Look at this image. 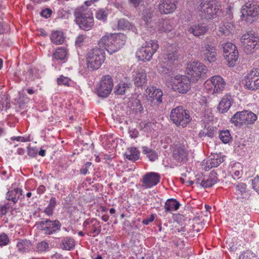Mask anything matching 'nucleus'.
Here are the masks:
<instances>
[{"label":"nucleus","mask_w":259,"mask_h":259,"mask_svg":"<svg viewBox=\"0 0 259 259\" xmlns=\"http://www.w3.org/2000/svg\"><path fill=\"white\" fill-rule=\"evenodd\" d=\"M126 39V35L123 33H106L100 39L98 45L104 47L109 54H112L124 45Z\"/></svg>","instance_id":"f257e3e1"},{"label":"nucleus","mask_w":259,"mask_h":259,"mask_svg":"<svg viewBox=\"0 0 259 259\" xmlns=\"http://www.w3.org/2000/svg\"><path fill=\"white\" fill-rule=\"evenodd\" d=\"M73 14L76 23L81 29L88 31L94 26V19L92 12L87 7L77 8Z\"/></svg>","instance_id":"f03ea898"},{"label":"nucleus","mask_w":259,"mask_h":259,"mask_svg":"<svg viewBox=\"0 0 259 259\" xmlns=\"http://www.w3.org/2000/svg\"><path fill=\"white\" fill-rule=\"evenodd\" d=\"M197 7L201 18L211 20L216 18L221 12V6L214 3L213 0H200Z\"/></svg>","instance_id":"7ed1b4c3"},{"label":"nucleus","mask_w":259,"mask_h":259,"mask_svg":"<svg viewBox=\"0 0 259 259\" xmlns=\"http://www.w3.org/2000/svg\"><path fill=\"white\" fill-rule=\"evenodd\" d=\"M168 87L177 93L182 94H186L191 89V81L187 76L177 74L171 76L166 81Z\"/></svg>","instance_id":"20e7f679"},{"label":"nucleus","mask_w":259,"mask_h":259,"mask_svg":"<svg viewBox=\"0 0 259 259\" xmlns=\"http://www.w3.org/2000/svg\"><path fill=\"white\" fill-rule=\"evenodd\" d=\"M186 71L190 80L197 82L206 78L208 69L203 63L198 61H193L188 63Z\"/></svg>","instance_id":"39448f33"},{"label":"nucleus","mask_w":259,"mask_h":259,"mask_svg":"<svg viewBox=\"0 0 259 259\" xmlns=\"http://www.w3.org/2000/svg\"><path fill=\"white\" fill-rule=\"evenodd\" d=\"M159 44L157 40L146 41L137 50L136 57L139 60L147 62L151 60L152 57L159 49Z\"/></svg>","instance_id":"423d86ee"},{"label":"nucleus","mask_w":259,"mask_h":259,"mask_svg":"<svg viewBox=\"0 0 259 259\" xmlns=\"http://www.w3.org/2000/svg\"><path fill=\"white\" fill-rule=\"evenodd\" d=\"M170 118L176 125L183 127H186L192 120L189 111L185 109L182 106H178L171 110Z\"/></svg>","instance_id":"0eeeda50"},{"label":"nucleus","mask_w":259,"mask_h":259,"mask_svg":"<svg viewBox=\"0 0 259 259\" xmlns=\"http://www.w3.org/2000/svg\"><path fill=\"white\" fill-rule=\"evenodd\" d=\"M240 41L246 53H253L259 49V33L252 30L246 31L241 37Z\"/></svg>","instance_id":"6e6552de"},{"label":"nucleus","mask_w":259,"mask_h":259,"mask_svg":"<svg viewBox=\"0 0 259 259\" xmlns=\"http://www.w3.org/2000/svg\"><path fill=\"white\" fill-rule=\"evenodd\" d=\"M88 68L95 70L99 69L105 60V52L98 48H94L88 52L86 57Z\"/></svg>","instance_id":"1a4fd4ad"},{"label":"nucleus","mask_w":259,"mask_h":259,"mask_svg":"<svg viewBox=\"0 0 259 259\" xmlns=\"http://www.w3.org/2000/svg\"><path fill=\"white\" fill-rule=\"evenodd\" d=\"M204 86L207 93L217 96L224 91L226 82L220 75H214L204 82Z\"/></svg>","instance_id":"9d476101"},{"label":"nucleus","mask_w":259,"mask_h":259,"mask_svg":"<svg viewBox=\"0 0 259 259\" xmlns=\"http://www.w3.org/2000/svg\"><path fill=\"white\" fill-rule=\"evenodd\" d=\"M257 115L251 111L244 110L237 112L231 118V122L235 126H248L257 120Z\"/></svg>","instance_id":"9b49d317"},{"label":"nucleus","mask_w":259,"mask_h":259,"mask_svg":"<svg viewBox=\"0 0 259 259\" xmlns=\"http://www.w3.org/2000/svg\"><path fill=\"white\" fill-rule=\"evenodd\" d=\"M241 13V17L245 21H253L259 15V5L256 2L248 1L242 6Z\"/></svg>","instance_id":"f8f14e48"},{"label":"nucleus","mask_w":259,"mask_h":259,"mask_svg":"<svg viewBox=\"0 0 259 259\" xmlns=\"http://www.w3.org/2000/svg\"><path fill=\"white\" fill-rule=\"evenodd\" d=\"M224 57L229 67H233L238 59V51L236 46L232 42L223 44Z\"/></svg>","instance_id":"ddd939ff"},{"label":"nucleus","mask_w":259,"mask_h":259,"mask_svg":"<svg viewBox=\"0 0 259 259\" xmlns=\"http://www.w3.org/2000/svg\"><path fill=\"white\" fill-rule=\"evenodd\" d=\"M113 87V81L109 75L102 77L100 83L97 88L98 95L102 98H106L110 94Z\"/></svg>","instance_id":"4468645a"},{"label":"nucleus","mask_w":259,"mask_h":259,"mask_svg":"<svg viewBox=\"0 0 259 259\" xmlns=\"http://www.w3.org/2000/svg\"><path fill=\"white\" fill-rule=\"evenodd\" d=\"M244 86L250 91L259 89V68L251 70L245 76Z\"/></svg>","instance_id":"2eb2a0df"},{"label":"nucleus","mask_w":259,"mask_h":259,"mask_svg":"<svg viewBox=\"0 0 259 259\" xmlns=\"http://www.w3.org/2000/svg\"><path fill=\"white\" fill-rule=\"evenodd\" d=\"M37 228L42 231L45 234L51 235L60 229L61 225L58 220L51 221L46 219L44 221L37 222Z\"/></svg>","instance_id":"dca6fc26"},{"label":"nucleus","mask_w":259,"mask_h":259,"mask_svg":"<svg viewBox=\"0 0 259 259\" xmlns=\"http://www.w3.org/2000/svg\"><path fill=\"white\" fill-rule=\"evenodd\" d=\"M200 54L203 61L209 63L214 62L217 60V53L215 46L210 43L205 42L201 47Z\"/></svg>","instance_id":"f3484780"},{"label":"nucleus","mask_w":259,"mask_h":259,"mask_svg":"<svg viewBox=\"0 0 259 259\" xmlns=\"http://www.w3.org/2000/svg\"><path fill=\"white\" fill-rule=\"evenodd\" d=\"M83 227L85 233L90 236H97L101 230L100 222L96 219H86L83 223Z\"/></svg>","instance_id":"a211bd4d"},{"label":"nucleus","mask_w":259,"mask_h":259,"mask_svg":"<svg viewBox=\"0 0 259 259\" xmlns=\"http://www.w3.org/2000/svg\"><path fill=\"white\" fill-rule=\"evenodd\" d=\"M145 92L147 99L151 103L159 105L162 102L163 93L160 89L154 86H148Z\"/></svg>","instance_id":"6ab92c4d"},{"label":"nucleus","mask_w":259,"mask_h":259,"mask_svg":"<svg viewBox=\"0 0 259 259\" xmlns=\"http://www.w3.org/2000/svg\"><path fill=\"white\" fill-rule=\"evenodd\" d=\"M178 0H161L158 10L160 13L169 14L172 13L177 9Z\"/></svg>","instance_id":"aec40b11"},{"label":"nucleus","mask_w":259,"mask_h":259,"mask_svg":"<svg viewBox=\"0 0 259 259\" xmlns=\"http://www.w3.org/2000/svg\"><path fill=\"white\" fill-rule=\"evenodd\" d=\"M208 26L203 23L193 24L188 27L186 30L195 36L198 37L205 34L208 30Z\"/></svg>","instance_id":"412c9836"},{"label":"nucleus","mask_w":259,"mask_h":259,"mask_svg":"<svg viewBox=\"0 0 259 259\" xmlns=\"http://www.w3.org/2000/svg\"><path fill=\"white\" fill-rule=\"evenodd\" d=\"M160 175L156 172L147 173L142 179V183L146 188H151L157 185L160 181Z\"/></svg>","instance_id":"4be33fe9"},{"label":"nucleus","mask_w":259,"mask_h":259,"mask_svg":"<svg viewBox=\"0 0 259 259\" xmlns=\"http://www.w3.org/2000/svg\"><path fill=\"white\" fill-rule=\"evenodd\" d=\"M133 81L136 87H142L147 82V73L146 70L140 68L137 69L133 74Z\"/></svg>","instance_id":"5701e85b"},{"label":"nucleus","mask_w":259,"mask_h":259,"mask_svg":"<svg viewBox=\"0 0 259 259\" xmlns=\"http://www.w3.org/2000/svg\"><path fill=\"white\" fill-rule=\"evenodd\" d=\"M233 103V97L230 94H227L221 98L218 109L222 113H226L230 108Z\"/></svg>","instance_id":"b1692460"},{"label":"nucleus","mask_w":259,"mask_h":259,"mask_svg":"<svg viewBox=\"0 0 259 259\" xmlns=\"http://www.w3.org/2000/svg\"><path fill=\"white\" fill-rule=\"evenodd\" d=\"M174 158L181 162H184L188 160V152L183 146L175 145L173 148Z\"/></svg>","instance_id":"393cba45"},{"label":"nucleus","mask_w":259,"mask_h":259,"mask_svg":"<svg viewBox=\"0 0 259 259\" xmlns=\"http://www.w3.org/2000/svg\"><path fill=\"white\" fill-rule=\"evenodd\" d=\"M223 157L218 154L211 155L206 162L205 170H208L212 167H218L224 161Z\"/></svg>","instance_id":"a878e982"},{"label":"nucleus","mask_w":259,"mask_h":259,"mask_svg":"<svg viewBox=\"0 0 259 259\" xmlns=\"http://www.w3.org/2000/svg\"><path fill=\"white\" fill-rule=\"evenodd\" d=\"M16 247L20 252H28L32 249V244L29 240L19 239L17 242Z\"/></svg>","instance_id":"bb28decb"},{"label":"nucleus","mask_w":259,"mask_h":259,"mask_svg":"<svg viewBox=\"0 0 259 259\" xmlns=\"http://www.w3.org/2000/svg\"><path fill=\"white\" fill-rule=\"evenodd\" d=\"M50 38L51 42L56 45H62L65 40L63 32L59 30L53 31L50 35Z\"/></svg>","instance_id":"cd10ccee"},{"label":"nucleus","mask_w":259,"mask_h":259,"mask_svg":"<svg viewBox=\"0 0 259 259\" xmlns=\"http://www.w3.org/2000/svg\"><path fill=\"white\" fill-rule=\"evenodd\" d=\"M217 174L214 171H211L207 179H204L201 183V185L204 188H208L212 186L218 182Z\"/></svg>","instance_id":"c85d7f7f"},{"label":"nucleus","mask_w":259,"mask_h":259,"mask_svg":"<svg viewBox=\"0 0 259 259\" xmlns=\"http://www.w3.org/2000/svg\"><path fill=\"white\" fill-rule=\"evenodd\" d=\"M180 206V203L175 199H168L165 202L164 206L165 211L171 212L177 210Z\"/></svg>","instance_id":"c756f323"},{"label":"nucleus","mask_w":259,"mask_h":259,"mask_svg":"<svg viewBox=\"0 0 259 259\" xmlns=\"http://www.w3.org/2000/svg\"><path fill=\"white\" fill-rule=\"evenodd\" d=\"M67 51L64 47L57 48L53 54V58L56 60L64 61L66 59Z\"/></svg>","instance_id":"7c9ffc66"},{"label":"nucleus","mask_w":259,"mask_h":259,"mask_svg":"<svg viewBox=\"0 0 259 259\" xmlns=\"http://www.w3.org/2000/svg\"><path fill=\"white\" fill-rule=\"evenodd\" d=\"M158 31L160 32H168L173 29L172 23L170 20H162L158 25Z\"/></svg>","instance_id":"2f4dec72"},{"label":"nucleus","mask_w":259,"mask_h":259,"mask_svg":"<svg viewBox=\"0 0 259 259\" xmlns=\"http://www.w3.org/2000/svg\"><path fill=\"white\" fill-rule=\"evenodd\" d=\"M60 246L63 249L70 250L75 246L74 239L71 237H64L62 240Z\"/></svg>","instance_id":"473e14b6"},{"label":"nucleus","mask_w":259,"mask_h":259,"mask_svg":"<svg viewBox=\"0 0 259 259\" xmlns=\"http://www.w3.org/2000/svg\"><path fill=\"white\" fill-rule=\"evenodd\" d=\"M21 195V190L18 188H15L7 192L6 198L9 200H12L15 203L18 200Z\"/></svg>","instance_id":"72a5a7b5"},{"label":"nucleus","mask_w":259,"mask_h":259,"mask_svg":"<svg viewBox=\"0 0 259 259\" xmlns=\"http://www.w3.org/2000/svg\"><path fill=\"white\" fill-rule=\"evenodd\" d=\"M125 157L128 160L133 161L137 160L140 157V152L135 147H131L127 149L125 152Z\"/></svg>","instance_id":"f704fd0d"},{"label":"nucleus","mask_w":259,"mask_h":259,"mask_svg":"<svg viewBox=\"0 0 259 259\" xmlns=\"http://www.w3.org/2000/svg\"><path fill=\"white\" fill-rule=\"evenodd\" d=\"M143 153L151 161H154L158 159V155L154 150L146 146L142 148Z\"/></svg>","instance_id":"c9c22d12"},{"label":"nucleus","mask_w":259,"mask_h":259,"mask_svg":"<svg viewBox=\"0 0 259 259\" xmlns=\"http://www.w3.org/2000/svg\"><path fill=\"white\" fill-rule=\"evenodd\" d=\"M166 56L168 61L172 62L177 61L180 56L178 48L176 46H170V49Z\"/></svg>","instance_id":"e433bc0d"},{"label":"nucleus","mask_w":259,"mask_h":259,"mask_svg":"<svg viewBox=\"0 0 259 259\" xmlns=\"http://www.w3.org/2000/svg\"><path fill=\"white\" fill-rule=\"evenodd\" d=\"M95 17L103 22L106 21L108 15V10L106 8H99L95 11Z\"/></svg>","instance_id":"4c0bfd02"},{"label":"nucleus","mask_w":259,"mask_h":259,"mask_svg":"<svg viewBox=\"0 0 259 259\" xmlns=\"http://www.w3.org/2000/svg\"><path fill=\"white\" fill-rule=\"evenodd\" d=\"M219 138L224 144L229 143L232 140V137L230 135V132L227 130L220 131Z\"/></svg>","instance_id":"58836bf2"},{"label":"nucleus","mask_w":259,"mask_h":259,"mask_svg":"<svg viewBox=\"0 0 259 259\" xmlns=\"http://www.w3.org/2000/svg\"><path fill=\"white\" fill-rule=\"evenodd\" d=\"M239 259H258L257 256L250 250L244 251L239 255Z\"/></svg>","instance_id":"ea45409f"},{"label":"nucleus","mask_w":259,"mask_h":259,"mask_svg":"<svg viewBox=\"0 0 259 259\" xmlns=\"http://www.w3.org/2000/svg\"><path fill=\"white\" fill-rule=\"evenodd\" d=\"M57 84L59 85H66L69 87L70 85L71 79L61 75L57 79Z\"/></svg>","instance_id":"a19ab883"},{"label":"nucleus","mask_w":259,"mask_h":259,"mask_svg":"<svg viewBox=\"0 0 259 259\" xmlns=\"http://www.w3.org/2000/svg\"><path fill=\"white\" fill-rule=\"evenodd\" d=\"M234 186L236 188V194L237 195H242L246 192V186L243 183H240L237 184H235Z\"/></svg>","instance_id":"79ce46f5"},{"label":"nucleus","mask_w":259,"mask_h":259,"mask_svg":"<svg viewBox=\"0 0 259 259\" xmlns=\"http://www.w3.org/2000/svg\"><path fill=\"white\" fill-rule=\"evenodd\" d=\"M118 27L121 29H129L131 25L130 23L125 19H120L118 21Z\"/></svg>","instance_id":"37998d69"},{"label":"nucleus","mask_w":259,"mask_h":259,"mask_svg":"<svg viewBox=\"0 0 259 259\" xmlns=\"http://www.w3.org/2000/svg\"><path fill=\"white\" fill-rule=\"evenodd\" d=\"M217 130V128L216 127L210 125L208 126L205 125L204 127V131L206 132L205 134H206L207 137L210 138H212L214 136Z\"/></svg>","instance_id":"c03bdc74"},{"label":"nucleus","mask_w":259,"mask_h":259,"mask_svg":"<svg viewBox=\"0 0 259 259\" xmlns=\"http://www.w3.org/2000/svg\"><path fill=\"white\" fill-rule=\"evenodd\" d=\"M125 89L126 84L120 82L116 87L115 93L117 95H123L125 93Z\"/></svg>","instance_id":"a18cd8bd"},{"label":"nucleus","mask_w":259,"mask_h":259,"mask_svg":"<svg viewBox=\"0 0 259 259\" xmlns=\"http://www.w3.org/2000/svg\"><path fill=\"white\" fill-rule=\"evenodd\" d=\"M9 238L6 233L0 234V246H6L9 244Z\"/></svg>","instance_id":"49530a36"},{"label":"nucleus","mask_w":259,"mask_h":259,"mask_svg":"<svg viewBox=\"0 0 259 259\" xmlns=\"http://www.w3.org/2000/svg\"><path fill=\"white\" fill-rule=\"evenodd\" d=\"M49 247V244L45 241L39 243L37 245V250L38 252L47 251Z\"/></svg>","instance_id":"de8ad7c7"},{"label":"nucleus","mask_w":259,"mask_h":259,"mask_svg":"<svg viewBox=\"0 0 259 259\" xmlns=\"http://www.w3.org/2000/svg\"><path fill=\"white\" fill-rule=\"evenodd\" d=\"M152 14L148 10H145L143 12V20L146 23H149L152 18Z\"/></svg>","instance_id":"09e8293b"},{"label":"nucleus","mask_w":259,"mask_h":259,"mask_svg":"<svg viewBox=\"0 0 259 259\" xmlns=\"http://www.w3.org/2000/svg\"><path fill=\"white\" fill-rule=\"evenodd\" d=\"M219 31L222 35H228L230 33L228 25L222 24L220 26Z\"/></svg>","instance_id":"8fccbe9b"},{"label":"nucleus","mask_w":259,"mask_h":259,"mask_svg":"<svg viewBox=\"0 0 259 259\" xmlns=\"http://www.w3.org/2000/svg\"><path fill=\"white\" fill-rule=\"evenodd\" d=\"M232 177L234 179H239L242 174V170L236 169L235 166L232 167Z\"/></svg>","instance_id":"3c124183"},{"label":"nucleus","mask_w":259,"mask_h":259,"mask_svg":"<svg viewBox=\"0 0 259 259\" xmlns=\"http://www.w3.org/2000/svg\"><path fill=\"white\" fill-rule=\"evenodd\" d=\"M38 153V150L35 147H27V154L30 157H35Z\"/></svg>","instance_id":"603ef678"},{"label":"nucleus","mask_w":259,"mask_h":259,"mask_svg":"<svg viewBox=\"0 0 259 259\" xmlns=\"http://www.w3.org/2000/svg\"><path fill=\"white\" fill-rule=\"evenodd\" d=\"M86 36L83 34L79 35L76 38L75 45L78 47H81L82 45V43L86 39Z\"/></svg>","instance_id":"864d4df0"},{"label":"nucleus","mask_w":259,"mask_h":259,"mask_svg":"<svg viewBox=\"0 0 259 259\" xmlns=\"http://www.w3.org/2000/svg\"><path fill=\"white\" fill-rule=\"evenodd\" d=\"M52 14V11L50 8H46L42 10L40 13V15L45 18H50Z\"/></svg>","instance_id":"5fc2aeb1"},{"label":"nucleus","mask_w":259,"mask_h":259,"mask_svg":"<svg viewBox=\"0 0 259 259\" xmlns=\"http://www.w3.org/2000/svg\"><path fill=\"white\" fill-rule=\"evenodd\" d=\"M92 163L91 162H89V161L87 162L84 164V167L82 168H81L80 169V173L81 174H82L84 175H87L89 169L90 167V166L92 165Z\"/></svg>","instance_id":"6e6d98bb"},{"label":"nucleus","mask_w":259,"mask_h":259,"mask_svg":"<svg viewBox=\"0 0 259 259\" xmlns=\"http://www.w3.org/2000/svg\"><path fill=\"white\" fill-rule=\"evenodd\" d=\"M253 188L259 194V177H255L252 182Z\"/></svg>","instance_id":"4d7b16f0"},{"label":"nucleus","mask_w":259,"mask_h":259,"mask_svg":"<svg viewBox=\"0 0 259 259\" xmlns=\"http://www.w3.org/2000/svg\"><path fill=\"white\" fill-rule=\"evenodd\" d=\"M156 215L152 213L149 217L143 220V224L145 225H148L150 223L152 222L155 218Z\"/></svg>","instance_id":"13d9d810"},{"label":"nucleus","mask_w":259,"mask_h":259,"mask_svg":"<svg viewBox=\"0 0 259 259\" xmlns=\"http://www.w3.org/2000/svg\"><path fill=\"white\" fill-rule=\"evenodd\" d=\"M128 133L131 138L135 139L137 138L139 136V132L135 128L130 129Z\"/></svg>","instance_id":"bf43d9fd"},{"label":"nucleus","mask_w":259,"mask_h":259,"mask_svg":"<svg viewBox=\"0 0 259 259\" xmlns=\"http://www.w3.org/2000/svg\"><path fill=\"white\" fill-rule=\"evenodd\" d=\"M56 205V199L54 197H51L50 200L49 205L48 206L52 209H54Z\"/></svg>","instance_id":"052dcab7"},{"label":"nucleus","mask_w":259,"mask_h":259,"mask_svg":"<svg viewBox=\"0 0 259 259\" xmlns=\"http://www.w3.org/2000/svg\"><path fill=\"white\" fill-rule=\"evenodd\" d=\"M10 104L6 102L5 104L4 102L0 101V111H2L4 110H7L9 108Z\"/></svg>","instance_id":"680f3d73"},{"label":"nucleus","mask_w":259,"mask_h":259,"mask_svg":"<svg viewBox=\"0 0 259 259\" xmlns=\"http://www.w3.org/2000/svg\"><path fill=\"white\" fill-rule=\"evenodd\" d=\"M141 2V0H128L129 4L132 5L135 8L138 7L139 6Z\"/></svg>","instance_id":"e2e57ef3"},{"label":"nucleus","mask_w":259,"mask_h":259,"mask_svg":"<svg viewBox=\"0 0 259 259\" xmlns=\"http://www.w3.org/2000/svg\"><path fill=\"white\" fill-rule=\"evenodd\" d=\"M46 190L45 186L44 185H40L37 189V193L39 194H43Z\"/></svg>","instance_id":"0e129e2a"},{"label":"nucleus","mask_w":259,"mask_h":259,"mask_svg":"<svg viewBox=\"0 0 259 259\" xmlns=\"http://www.w3.org/2000/svg\"><path fill=\"white\" fill-rule=\"evenodd\" d=\"M8 211V208L6 206H0V214L1 215H5Z\"/></svg>","instance_id":"69168bd1"},{"label":"nucleus","mask_w":259,"mask_h":259,"mask_svg":"<svg viewBox=\"0 0 259 259\" xmlns=\"http://www.w3.org/2000/svg\"><path fill=\"white\" fill-rule=\"evenodd\" d=\"M54 209H52L51 208H50V207L47 206L45 209L44 212L48 215H52L53 214Z\"/></svg>","instance_id":"338daca9"},{"label":"nucleus","mask_w":259,"mask_h":259,"mask_svg":"<svg viewBox=\"0 0 259 259\" xmlns=\"http://www.w3.org/2000/svg\"><path fill=\"white\" fill-rule=\"evenodd\" d=\"M38 31L39 34L43 37H46L48 35L47 32L43 28H40L38 29Z\"/></svg>","instance_id":"774afa93"}]
</instances>
